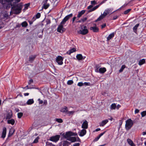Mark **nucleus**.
I'll return each instance as SVG.
<instances>
[{
    "label": "nucleus",
    "instance_id": "1",
    "mask_svg": "<svg viewBox=\"0 0 146 146\" xmlns=\"http://www.w3.org/2000/svg\"><path fill=\"white\" fill-rule=\"evenodd\" d=\"M14 1L12 3V7L11 8L12 12L14 14H19L21 13L23 7L22 3H16L19 2L20 0H14Z\"/></svg>",
    "mask_w": 146,
    "mask_h": 146
},
{
    "label": "nucleus",
    "instance_id": "2",
    "mask_svg": "<svg viewBox=\"0 0 146 146\" xmlns=\"http://www.w3.org/2000/svg\"><path fill=\"white\" fill-rule=\"evenodd\" d=\"M14 0H0V3L3 5L4 7L6 9L9 8L10 6H12V2Z\"/></svg>",
    "mask_w": 146,
    "mask_h": 146
},
{
    "label": "nucleus",
    "instance_id": "3",
    "mask_svg": "<svg viewBox=\"0 0 146 146\" xmlns=\"http://www.w3.org/2000/svg\"><path fill=\"white\" fill-rule=\"evenodd\" d=\"M133 124V121L131 119H129L126 121L125 128L126 130H129Z\"/></svg>",
    "mask_w": 146,
    "mask_h": 146
},
{
    "label": "nucleus",
    "instance_id": "4",
    "mask_svg": "<svg viewBox=\"0 0 146 146\" xmlns=\"http://www.w3.org/2000/svg\"><path fill=\"white\" fill-rule=\"evenodd\" d=\"M81 30L78 32L79 34L85 35L88 33V30L86 26L81 25Z\"/></svg>",
    "mask_w": 146,
    "mask_h": 146
},
{
    "label": "nucleus",
    "instance_id": "5",
    "mask_svg": "<svg viewBox=\"0 0 146 146\" xmlns=\"http://www.w3.org/2000/svg\"><path fill=\"white\" fill-rule=\"evenodd\" d=\"M75 135V134L71 131H69L66 132L65 133H64L63 134V136L67 139V140L68 138L70 137L71 136Z\"/></svg>",
    "mask_w": 146,
    "mask_h": 146
},
{
    "label": "nucleus",
    "instance_id": "6",
    "mask_svg": "<svg viewBox=\"0 0 146 146\" xmlns=\"http://www.w3.org/2000/svg\"><path fill=\"white\" fill-rule=\"evenodd\" d=\"M64 25V24H61V23H60L57 29V31L59 33H62L65 31L66 29L63 27V25Z\"/></svg>",
    "mask_w": 146,
    "mask_h": 146
},
{
    "label": "nucleus",
    "instance_id": "7",
    "mask_svg": "<svg viewBox=\"0 0 146 146\" xmlns=\"http://www.w3.org/2000/svg\"><path fill=\"white\" fill-rule=\"evenodd\" d=\"M72 14H70L65 17L62 21L61 22V24H64L72 16Z\"/></svg>",
    "mask_w": 146,
    "mask_h": 146
},
{
    "label": "nucleus",
    "instance_id": "8",
    "mask_svg": "<svg viewBox=\"0 0 146 146\" xmlns=\"http://www.w3.org/2000/svg\"><path fill=\"white\" fill-rule=\"evenodd\" d=\"M63 58L60 56H58L57 57L56 59V62L60 65H61L63 64Z\"/></svg>",
    "mask_w": 146,
    "mask_h": 146
},
{
    "label": "nucleus",
    "instance_id": "9",
    "mask_svg": "<svg viewBox=\"0 0 146 146\" xmlns=\"http://www.w3.org/2000/svg\"><path fill=\"white\" fill-rule=\"evenodd\" d=\"M60 137V135H56L51 137L50 138V140L52 141L56 142L59 140Z\"/></svg>",
    "mask_w": 146,
    "mask_h": 146
},
{
    "label": "nucleus",
    "instance_id": "10",
    "mask_svg": "<svg viewBox=\"0 0 146 146\" xmlns=\"http://www.w3.org/2000/svg\"><path fill=\"white\" fill-rule=\"evenodd\" d=\"M96 71L97 72H99L100 73H103L106 71V69L105 68H101L99 69H98V67L97 66H96Z\"/></svg>",
    "mask_w": 146,
    "mask_h": 146
},
{
    "label": "nucleus",
    "instance_id": "11",
    "mask_svg": "<svg viewBox=\"0 0 146 146\" xmlns=\"http://www.w3.org/2000/svg\"><path fill=\"white\" fill-rule=\"evenodd\" d=\"M7 132V129L6 127H4L3 129V131L2 133V135L1 137L4 139L6 136Z\"/></svg>",
    "mask_w": 146,
    "mask_h": 146
},
{
    "label": "nucleus",
    "instance_id": "12",
    "mask_svg": "<svg viewBox=\"0 0 146 146\" xmlns=\"http://www.w3.org/2000/svg\"><path fill=\"white\" fill-rule=\"evenodd\" d=\"M107 15L106 13H104V12L103 14H102L95 21V22H97L98 21H100L104 18Z\"/></svg>",
    "mask_w": 146,
    "mask_h": 146
},
{
    "label": "nucleus",
    "instance_id": "13",
    "mask_svg": "<svg viewBox=\"0 0 146 146\" xmlns=\"http://www.w3.org/2000/svg\"><path fill=\"white\" fill-rule=\"evenodd\" d=\"M88 122L85 120L83 122L82 125V128L84 129H87L88 128Z\"/></svg>",
    "mask_w": 146,
    "mask_h": 146
},
{
    "label": "nucleus",
    "instance_id": "14",
    "mask_svg": "<svg viewBox=\"0 0 146 146\" xmlns=\"http://www.w3.org/2000/svg\"><path fill=\"white\" fill-rule=\"evenodd\" d=\"M95 26L91 27L90 29V30H92L94 32H98L99 31V29L96 27V24H95Z\"/></svg>",
    "mask_w": 146,
    "mask_h": 146
},
{
    "label": "nucleus",
    "instance_id": "15",
    "mask_svg": "<svg viewBox=\"0 0 146 146\" xmlns=\"http://www.w3.org/2000/svg\"><path fill=\"white\" fill-rule=\"evenodd\" d=\"M86 133V131L85 129H83L80 132H79L78 133L79 135L81 137L84 136Z\"/></svg>",
    "mask_w": 146,
    "mask_h": 146
},
{
    "label": "nucleus",
    "instance_id": "16",
    "mask_svg": "<svg viewBox=\"0 0 146 146\" xmlns=\"http://www.w3.org/2000/svg\"><path fill=\"white\" fill-rule=\"evenodd\" d=\"M97 3L96 1L95 0L91 1V4H92V5L88 6L87 7V9H89L92 8L94 5L95 4H97Z\"/></svg>",
    "mask_w": 146,
    "mask_h": 146
},
{
    "label": "nucleus",
    "instance_id": "17",
    "mask_svg": "<svg viewBox=\"0 0 146 146\" xmlns=\"http://www.w3.org/2000/svg\"><path fill=\"white\" fill-rule=\"evenodd\" d=\"M108 122V119L103 120L102 121L99 123L100 126H104Z\"/></svg>",
    "mask_w": 146,
    "mask_h": 146
},
{
    "label": "nucleus",
    "instance_id": "18",
    "mask_svg": "<svg viewBox=\"0 0 146 146\" xmlns=\"http://www.w3.org/2000/svg\"><path fill=\"white\" fill-rule=\"evenodd\" d=\"M12 116V113L11 111H10L7 113L6 118V119H10L11 118Z\"/></svg>",
    "mask_w": 146,
    "mask_h": 146
},
{
    "label": "nucleus",
    "instance_id": "19",
    "mask_svg": "<svg viewBox=\"0 0 146 146\" xmlns=\"http://www.w3.org/2000/svg\"><path fill=\"white\" fill-rule=\"evenodd\" d=\"M36 57V55H32L29 57V61L30 63H32Z\"/></svg>",
    "mask_w": 146,
    "mask_h": 146
},
{
    "label": "nucleus",
    "instance_id": "20",
    "mask_svg": "<svg viewBox=\"0 0 146 146\" xmlns=\"http://www.w3.org/2000/svg\"><path fill=\"white\" fill-rule=\"evenodd\" d=\"M100 6V5H96L94 7H93L92 8H91L88 11V12H90L92 11H93L95 10H96V9H97Z\"/></svg>",
    "mask_w": 146,
    "mask_h": 146
},
{
    "label": "nucleus",
    "instance_id": "21",
    "mask_svg": "<svg viewBox=\"0 0 146 146\" xmlns=\"http://www.w3.org/2000/svg\"><path fill=\"white\" fill-rule=\"evenodd\" d=\"M76 51V49L75 48H72L69 50L67 52V54H68L70 55L71 53L75 52Z\"/></svg>",
    "mask_w": 146,
    "mask_h": 146
},
{
    "label": "nucleus",
    "instance_id": "22",
    "mask_svg": "<svg viewBox=\"0 0 146 146\" xmlns=\"http://www.w3.org/2000/svg\"><path fill=\"white\" fill-rule=\"evenodd\" d=\"M127 141L128 143L131 146H135V144L132 141H131L130 139H127Z\"/></svg>",
    "mask_w": 146,
    "mask_h": 146
},
{
    "label": "nucleus",
    "instance_id": "23",
    "mask_svg": "<svg viewBox=\"0 0 146 146\" xmlns=\"http://www.w3.org/2000/svg\"><path fill=\"white\" fill-rule=\"evenodd\" d=\"M85 10H83L79 12L77 16V17L78 18H80L85 13Z\"/></svg>",
    "mask_w": 146,
    "mask_h": 146
},
{
    "label": "nucleus",
    "instance_id": "24",
    "mask_svg": "<svg viewBox=\"0 0 146 146\" xmlns=\"http://www.w3.org/2000/svg\"><path fill=\"white\" fill-rule=\"evenodd\" d=\"M7 123L8 124H10L12 125H13L15 123V120L13 119L8 120L7 121Z\"/></svg>",
    "mask_w": 146,
    "mask_h": 146
},
{
    "label": "nucleus",
    "instance_id": "25",
    "mask_svg": "<svg viewBox=\"0 0 146 146\" xmlns=\"http://www.w3.org/2000/svg\"><path fill=\"white\" fill-rule=\"evenodd\" d=\"M15 131V130L13 129H10L9 133L8 135V137L11 136Z\"/></svg>",
    "mask_w": 146,
    "mask_h": 146
},
{
    "label": "nucleus",
    "instance_id": "26",
    "mask_svg": "<svg viewBox=\"0 0 146 146\" xmlns=\"http://www.w3.org/2000/svg\"><path fill=\"white\" fill-rule=\"evenodd\" d=\"M76 57L77 59L79 60H82L83 59L82 55L80 54H77Z\"/></svg>",
    "mask_w": 146,
    "mask_h": 146
},
{
    "label": "nucleus",
    "instance_id": "27",
    "mask_svg": "<svg viewBox=\"0 0 146 146\" xmlns=\"http://www.w3.org/2000/svg\"><path fill=\"white\" fill-rule=\"evenodd\" d=\"M67 140L71 141L72 142H74L76 141V139L74 137H70V138H68Z\"/></svg>",
    "mask_w": 146,
    "mask_h": 146
},
{
    "label": "nucleus",
    "instance_id": "28",
    "mask_svg": "<svg viewBox=\"0 0 146 146\" xmlns=\"http://www.w3.org/2000/svg\"><path fill=\"white\" fill-rule=\"evenodd\" d=\"M145 60L144 59H142L141 60H139V65L141 66L143 64L145 63Z\"/></svg>",
    "mask_w": 146,
    "mask_h": 146
},
{
    "label": "nucleus",
    "instance_id": "29",
    "mask_svg": "<svg viewBox=\"0 0 146 146\" xmlns=\"http://www.w3.org/2000/svg\"><path fill=\"white\" fill-rule=\"evenodd\" d=\"M34 100L33 99H29L27 102V104L28 105L34 103Z\"/></svg>",
    "mask_w": 146,
    "mask_h": 146
},
{
    "label": "nucleus",
    "instance_id": "30",
    "mask_svg": "<svg viewBox=\"0 0 146 146\" xmlns=\"http://www.w3.org/2000/svg\"><path fill=\"white\" fill-rule=\"evenodd\" d=\"M112 11V9H106L104 11V13H106L107 15Z\"/></svg>",
    "mask_w": 146,
    "mask_h": 146
},
{
    "label": "nucleus",
    "instance_id": "31",
    "mask_svg": "<svg viewBox=\"0 0 146 146\" xmlns=\"http://www.w3.org/2000/svg\"><path fill=\"white\" fill-rule=\"evenodd\" d=\"M139 24H136L133 28V31L135 33H136L137 31V27L139 26Z\"/></svg>",
    "mask_w": 146,
    "mask_h": 146
},
{
    "label": "nucleus",
    "instance_id": "32",
    "mask_svg": "<svg viewBox=\"0 0 146 146\" xmlns=\"http://www.w3.org/2000/svg\"><path fill=\"white\" fill-rule=\"evenodd\" d=\"M114 36V33H112L110 35H109L108 36V37L107 39L108 40H109L110 39H111L112 37H113Z\"/></svg>",
    "mask_w": 146,
    "mask_h": 146
},
{
    "label": "nucleus",
    "instance_id": "33",
    "mask_svg": "<svg viewBox=\"0 0 146 146\" xmlns=\"http://www.w3.org/2000/svg\"><path fill=\"white\" fill-rule=\"evenodd\" d=\"M50 5L48 3L45 5H43V6L42 7V9H46Z\"/></svg>",
    "mask_w": 146,
    "mask_h": 146
},
{
    "label": "nucleus",
    "instance_id": "34",
    "mask_svg": "<svg viewBox=\"0 0 146 146\" xmlns=\"http://www.w3.org/2000/svg\"><path fill=\"white\" fill-rule=\"evenodd\" d=\"M67 111V107L62 108L60 110L62 112H66Z\"/></svg>",
    "mask_w": 146,
    "mask_h": 146
},
{
    "label": "nucleus",
    "instance_id": "35",
    "mask_svg": "<svg viewBox=\"0 0 146 146\" xmlns=\"http://www.w3.org/2000/svg\"><path fill=\"white\" fill-rule=\"evenodd\" d=\"M126 67V66L125 65H123L121 67L120 69L119 70V72H122L123 70Z\"/></svg>",
    "mask_w": 146,
    "mask_h": 146
},
{
    "label": "nucleus",
    "instance_id": "36",
    "mask_svg": "<svg viewBox=\"0 0 146 146\" xmlns=\"http://www.w3.org/2000/svg\"><path fill=\"white\" fill-rule=\"evenodd\" d=\"M116 107V104L114 103L112 104L110 108L111 109H115V108Z\"/></svg>",
    "mask_w": 146,
    "mask_h": 146
},
{
    "label": "nucleus",
    "instance_id": "37",
    "mask_svg": "<svg viewBox=\"0 0 146 146\" xmlns=\"http://www.w3.org/2000/svg\"><path fill=\"white\" fill-rule=\"evenodd\" d=\"M21 25L23 27H26L28 25V24L26 22L24 21L21 23Z\"/></svg>",
    "mask_w": 146,
    "mask_h": 146
},
{
    "label": "nucleus",
    "instance_id": "38",
    "mask_svg": "<svg viewBox=\"0 0 146 146\" xmlns=\"http://www.w3.org/2000/svg\"><path fill=\"white\" fill-rule=\"evenodd\" d=\"M56 121L58 122V123H61L62 122H63V120H62L61 119H56Z\"/></svg>",
    "mask_w": 146,
    "mask_h": 146
},
{
    "label": "nucleus",
    "instance_id": "39",
    "mask_svg": "<svg viewBox=\"0 0 146 146\" xmlns=\"http://www.w3.org/2000/svg\"><path fill=\"white\" fill-rule=\"evenodd\" d=\"M23 115V113L21 112H20L18 113V117L19 118H20L22 117Z\"/></svg>",
    "mask_w": 146,
    "mask_h": 146
},
{
    "label": "nucleus",
    "instance_id": "40",
    "mask_svg": "<svg viewBox=\"0 0 146 146\" xmlns=\"http://www.w3.org/2000/svg\"><path fill=\"white\" fill-rule=\"evenodd\" d=\"M73 83V81L72 80H69L67 82L68 84L70 85L72 84Z\"/></svg>",
    "mask_w": 146,
    "mask_h": 146
},
{
    "label": "nucleus",
    "instance_id": "41",
    "mask_svg": "<svg viewBox=\"0 0 146 146\" xmlns=\"http://www.w3.org/2000/svg\"><path fill=\"white\" fill-rule=\"evenodd\" d=\"M141 115L142 117L145 116L146 115V111H144L141 113Z\"/></svg>",
    "mask_w": 146,
    "mask_h": 146
},
{
    "label": "nucleus",
    "instance_id": "42",
    "mask_svg": "<svg viewBox=\"0 0 146 146\" xmlns=\"http://www.w3.org/2000/svg\"><path fill=\"white\" fill-rule=\"evenodd\" d=\"M30 3H28L27 4H26L24 6H25V8L24 9H27L28 7L30 5Z\"/></svg>",
    "mask_w": 146,
    "mask_h": 146
},
{
    "label": "nucleus",
    "instance_id": "43",
    "mask_svg": "<svg viewBox=\"0 0 146 146\" xmlns=\"http://www.w3.org/2000/svg\"><path fill=\"white\" fill-rule=\"evenodd\" d=\"M131 10V9H127L124 12V14L125 15L126 14L128 13Z\"/></svg>",
    "mask_w": 146,
    "mask_h": 146
},
{
    "label": "nucleus",
    "instance_id": "44",
    "mask_svg": "<svg viewBox=\"0 0 146 146\" xmlns=\"http://www.w3.org/2000/svg\"><path fill=\"white\" fill-rule=\"evenodd\" d=\"M40 13H38L35 15L36 18L38 19L40 18Z\"/></svg>",
    "mask_w": 146,
    "mask_h": 146
},
{
    "label": "nucleus",
    "instance_id": "45",
    "mask_svg": "<svg viewBox=\"0 0 146 146\" xmlns=\"http://www.w3.org/2000/svg\"><path fill=\"white\" fill-rule=\"evenodd\" d=\"M39 139L38 137H37L36 139L34 140V141L33 142V143H37L38 141V139Z\"/></svg>",
    "mask_w": 146,
    "mask_h": 146
},
{
    "label": "nucleus",
    "instance_id": "46",
    "mask_svg": "<svg viewBox=\"0 0 146 146\" xmlns=\"http://www.w3.org/2000/svg\"><path fill=\"white\" fill-rule=\"evenodd\" d=\"M78 85L79 86H81L83 85V84L82 82H79L78 83Z\"/></svg>",
    "mask_w": 146,
    "mask_h": 146
},
{
    "label": "nucleus",
    "instance_id": "47",
    "mask_svg": "<svg viewBox=\"0 0 146 146\" xmlns=\"http://www.w3.org/2000/svg\"><path fill=\"white\" fill-rule=\"evenodd\" d=\"M100 137L98 136L94 140V141L95 142L97 141Z\"/></svg>",
    "mask_w": 146,
    "mask_h": 146
},
{
    "label": "nucleus",
    "instance_id": "48",
    "mask_svg": "<svg viewBox=\"0 0 146 146\" xmlns=\"http://www.w3.org/2000/svg\"><path fill=\"white\" fill-rule=\"evenodd\" d=\"M87 19V18L86 17H85V18H83L82 19H81V20H82V22H84Z\"/></svg>",
    "mask_w": 146,
    "mask_h": 146
},
{
    "label": "nucleus",
    "instance_id": "49",
    "mask_svg": "<svg viewBox=\"0 0 146 146\" xmlns=\"http://www.w3.org/2000/svg\"><path fill=\"white\" fill-rule=\"evenodd\" d=\"M48 0H44L43 1V5H45L46 4H47V2Z\"/></svg>",
    "mask_w": 146,
    "mask_h": 146
},
{
    "label": "nucleus",
    "instance_id": "50",
    "mask_svg": "<svg viewBox=\"0 0 146 146\" xmlns=\"http://www.w3.org/2000/svg\"><path fill=\"white\" fill-rule=\"evenodd\" d=\"M106 26V23L103 24L101 25L102 29L104 28V27H105Z\"/></svg>",
    "mask_w": 146,
    "mask_h": 146
},
{
    "label": "nucleus",
    "instance_id": "51",
    "mask_svg": "<svg viewBox=\"0 0 146 146\" xmlns=\"http://www.w3.org/2000/svg\"><path fill=\"white\" fill-rule=\"evenodd\" d=\"M139 112V110L137 109H136L135 110V113H138Z\"/></svg>",
    "mask_w": 146,
    "mask_h": 146
},
{
    "label": "nucleus",
    "instance_id": "52",
    "mask_svg": "<svg viewBox=\"0 0 146 146\" xmlns=\"http://www.w3.org/2000/svg\"><path fill=\"white\" fill-rule=\"evenodd\" d=\"M69 142L67 141H64V145H68Z\"/></svg>",
    "mask_w": 146,
    "mask_h": 146
},
{
    "label": "nucleus",
    "instance_id": "53",
    "mask_svg": "<svg viewBox=\"0 0 146 146\" xmlns=\"http://www.w3.org/2000/svg\"><path fill=\"white\" fill-rule=\"evenodd\" d=\"M105 132H104L103 133H101L98 136L99 137H100L101 136H102L105 133Z\"/></svg>",
    "mask_w": 146,
    "mask_h": 146
},
{
    "label": "nucleus",
    "instance_id": "54",
    "mask_svg": "<svg viewBox=\"0 0 146 146\" xmlns=\"http://www.w3.org/2000/svg\"><path fill=\"white\" fill-rule=\"evenodd\" d=\"M74 113V111H68V113L70 114H73Z\"/></svg>",
    "mask_w": 146,
    "mask_h": 146
},
{
    "label": "nucleus",
    "instance_id": "55",
    "mask_svg": "<svg viewBox=\"0 0 146 146\" xmlns=\"http://www.w3.org/2000/svg\"><path fill=\"white\" fill-rule=\"evenodd\" d=\"M76 17H74L73 18V19H72V22H73L75 20V19H76Z\"/></svg>",
    "mask_w": 146,
    "mask_h": 146
},
{
    "label": "nucleus",
    "instance_id": "56",
    "mask_svg": "<svg viewBox=\"0 0 146 146\" xmlns=\"http://www.w3.org/2000/svg\"><path fill=\"white\" fill-rule=\"evenodd\" d=\"M21 27V25L20 24H17L16 25V27Z\"/></svg>",
    "mask_w": 146,
    "mask_h": 146
},
{
    "label": "nucleus",
    "instance_id": "57",
    "mask_svg": "<svg viewBox=\"0 0 146 146\" xmlns=\"http://www.w3.org/2000/svg\"><path fill=\"white\" fill-rule=\"evenodd\" d=\"M29 82H30H30H29V84H30V83H31V82H33V80H32V79H30V80H29Z\"/></svg>",
    "mask_w": 146,
    "mask_h": 146
},
{
    "label": "nucleus",
    "instance_id": "58",
    "mask_svg": "<svg viewBox=\"0 0 146 146\" xmlns=\"http://www.w3.org/2000/svg\"><path fill=\"white\" fill-rule=\"evenodd\" d=\"M120 107V105L118 104L116 106V108H117V109H118Z\"/></svg>",
    "mask_w": 146,
    "mask_h": 146
},
{
    "label": "nucleus",
    "instance_id": "59",
    "mask_svg": "<svg viewBox=\"0 0 146 146\" xmlns=\"http://www.w3.org/2000/svg\"><path fill=\"white\" fill-rule=\"evenodd\" d=\"M106 1V0H104V1H103L102 2H101L99 5H100V6L101 5V4H102V3H104L105 1Z\"/></svg>",
    "mask_w": 146,
    "mask_h": 146
},
{
    "label": "nucleus",
    "instance_id": "60",
    "mask_svg": "<svg viewBox=\"0 0 146 146\" xmlns=\"http://www.w3.org/2000/svg\"><path fill=\"white\" fill-rule=\"evenodd\" d=\"M100 128H98L97 129H96L95 130V131H100Z\"/></svg>",
    "mask_w": 146,
    "mask_h": 146
},
{
    "label": "nucleus",
    "instance_id": "61",
    "mask_svg": "<svg viewBox=\"0 0 146 146\" xmlns=\"http://www.w3.org/2000/svg\"><path fill=\"white\" fill-rule=\"evenodd\" d=\"M36 18L35 17H33L32 19V21H34L36 20Z\"/></svg>",
    "mask_w": 146,
    "mask_h": 146
},
{
    "label": "nucleus",
    "instance_id": "62",
    "mask_svg": "<svg viewBox=\"0 0 146 146\" xmlns=\"http://www.w3.org/2000/svg\"><path fill=\"white\" fill-rule=\"evenodd\" d=\"M29 95V93H26L24 94V95L25 96H28Z\"/></svg>",
    "mask_w": 146,
    "mask_h": 146
},
{
    "label": "nucleus",
    "instance_id": "63",
    "mask_svg": "<svg viewBox=\"0 0 146 146\" xmlns=\"http://www.w3.org/2000/svg\"><path fill=\"white\" fill-rule=\"evenodd\" d=\"M84 84L86 85H88L89 83L88 82H85Z\"/></svg>",
    "mask_w": 146,
    "mask_h": 146
},
{
    "label": "nucleus",
    "instance_id": "64",
    "mask_svg": "<svg viewBox=\"0 0 146 146\" xmlns=\"http://www.w3.org/2000/svg\"><path fill=\"white\" fill-rule=\"evenodd\" d=\"M142 134L143 135H145L146 134V131L145 132H143L142 133Z\"/></svg>",
    "mask_w": 146,
    "mask_h": 146
}]
</instances>
